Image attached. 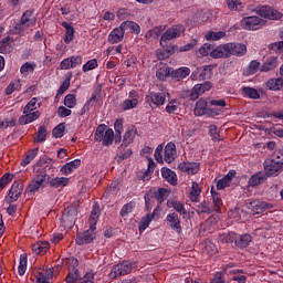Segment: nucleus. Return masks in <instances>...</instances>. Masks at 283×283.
<instances>
[{
	"label": "nucleus",
	"mask_w": 283,
	"mask_h": 283,
	"mask_svg": "<svg viewBox=\"0 0 283 283\" xmlns=\"http://www.w3.org/2000/svg\"><path fill=\"white\" fill-rule=\"evenodd\" d=\"M61 25L62 28L65 29L64 43H66V45H70V43L74 41V33H75L74 27L69 22H62Z\"/></svg>",
	"instance_id": "30"
},
{
	"label": "nucleus",
	"mask_w": 283,
	"mask_h": 283,
	"mask_svg": "<svg viewBox=\"0 0 283 283\" xmlns=\"http://www.w3.org/2000/svg\"><path fill=\"white\" fill-rule=\"evenodd\" d=\"M207 99H198L193 109L195 116H211L213 109L208 108Z\"/></svg>",
	"instance_id": "16"
},
{
	"label": "nucleus",
	"mask_w": 283,
	"mask_h": 283,
	"mask_svg": "<svg viewBox=\"0 0 283 283\" xmlns=\"http://www.w3.org/2000/svg\"><path fill=\"white\" fill-rule=\"evenodd\" d=\"M268 178L269 177L264 172L259 171L249 178L248 185L249 187H252V188L260 187V185H264V182H266Z\"/></svg>",
	"instance_id": "21"
},
{
	"label": "nucleus",
	"mask_w": 283,
	"mask_h": 283,
	"mask_svg": "<svg viewBox=\"0 0 283 283\" xmlns=\"http://www.w3.org/2000/svg\"><path fill=\"white\" fill-rule=\"evenodd\" d=\"M41 107V103H39V97H33L30 102L24 106L23 114H28L29 112H36Z\"/></svg>",
	"instance_id": "42"
},
{
	"label": "nucleus",
	"mask_w": 283,
	"mask_h": 283,
	"mask_svg": "<svg viewBox=\"0 0 283 283\" xmlns=\"http://www.w3.org/2000/svg\"><path fill=\"white\" fill-rule=\"evenodd\" d=\"M134 201H130L126 205L123 206L119 214L122 216V218H126V216H129V213H132V211H134Z\"/></svg>",
	"instance_id": "63"
},
{
	"label": "nucleus",
	"mask_w": 283,
	"mask_h": 283,
	"mask_svg": "<svg viewBox=\"0 0 283 283\" xmlns=\"http://www.w3.org/2000/svg\"><path fill=\"white\" fill-rule=\"evenodd\" d=\"M124 33L129 31L132 34H140V25L134 21H124L120 23Z\"/></svg>",
	"instance_id": "27"
},
{
	"label": "nucleus",
	"mask_w": 283,
	"mask_h": 283,
	"mask_svg": "<svg viewBox=\"0 0 283 283\" xmlns=\"http://www.w3.org/2000/svg\"><path fill=\"white\" fill-rule=\"evenodd\" d=\"M23 193V181H14L9 190V198L11 202H17Z\"/></svg>",
	"instance_id": "19"
},
{
	"label": "nucleus",
	"mask_w": 283,
	"mask_h": 283,
	"mask_svg": "<svg viewBox=\"0 0 283 283\" xmlns=\"http://www.w3.org/2000/svg\"><path fill=\"white\" fill-rule=\"evenodd\" d=\"M270 159L274 160V163H281L282 166H283V149H276L272 154Z\"/></svg>",
	"instance_id": "64"
},
{
	"label": "nucleus",
	"mask_w": 283,
	"mask_h": 283,
	"mask_svg": "<svg viewBox=\"0 0 283 283\" xmlns=\"http://www.w3.org/2000/svg\"><path fill=\"white\" fill-rule=\"evenodd\" d=\"M81 167V159H74L67 164H65L61 168V172L64 174L65 176H70L74 169H78Z\"/></svg>",
	"instance_id": "35"
},
{
	"label": "nucleus",
	"mask_w": 283,
	"mask_h": 283,
	"mask_svg": "<svg viewBox=\"0 0 283 283\" xmlns=\"http://www.w3.org/2000/svg\"><path fill=\"white\" fill-rule=\"evenodd\" d=\"M94 139L96 143H102L104 147H109L114 143V129L108 128L105 124H99L96 127Z\"/></svg>",
	"instance_id": "1"
},
{
	"label": "nucleus",
	"mask_w": 283,
	"mask_h": 283,
	"mask_svg": "<svg viewBox=\"0 0 283 283\" xmlns=\"http://www.w3.org/2000/svg\"><path fill=\"white\" fill-rule=\"evenodd\" d=\"M177 154L178 151L176 150V144L172 142H169L165 146V150H164L165 163H167L168 165H171V163L176 160Z\"/></svg>",
	"instance_id": "18"
},
{
	"label": "nucleus",
	"mask_w": 283,
	"mask_h": 283,
	"mask_svg": "<svg viewBox=\"0 0 283 283\" xmlns=\"http://www.w3.org/2000/svg\"><path fill=\"white\" fill-rule=\"evenodd\" d=\"M67 182H70V179L65 177H54L50 180L49 185L53 187V189H61L67 187Z\"/></svg>",
	"instance_id": "37"
},
{
	"label": "nucleus",
	"mask_w": 283,
	"mask_h": 283,
	"mask_svg": "<svg viewBox=\"0 0 283 283\" xmlns=\"http://www.w3.org/2000/svg\"><path fill=\"white\" fill-rule=\"evenodd\" d=\"M219 240L222 244H233L235 242V232L221 234Z\"/></svg>",
	"instance_id": "54"
},
{
	"label": "nucleus",
	"mask_w": 283,
	"mask_h": 283,
	"mask_svg": "<svg viewBox=\"0 0 283 283\" xmlns=\"http://www.w3.org/2000/svg\"><path fill=\"white\" fill-rule=\"evenodd\" d=\"M248 209H251L253 214H260L264 213V211H269V209H273V203L266 201H251L248 205Z\"/></svg>",
	"instance_id": "13"
},
{
	"label": "nucleus",
	"mask_w": 283,
	"mask_h": 283,
	"mask_svg": "<svg viewBox=\"0 0 283 283\" xmlns=\"http://www.w3.org/2000/svg\"><path fill=\"white\" fill-rule=\"evenodd\" d=\"M31 249H32L33 253H36V255H39V254L43 255L44 253H48V251H50V242L38 241L32 244Z\"/></svg>",
	"instance_id": "28"
},
{
	"label": "nucleus",
	"mask_w": 283,
	"mask_h": 283,
	"mask_svg": "<svg viewBox=\"0 0 283 283\" xmlns=\"http://www.w3.org/2000/svg\"><path fill=\"white\" fill-rule=\"evenodd\" d=\"M64 105L65 107H69V109H74V107H76V95L67 94L64 97Z\"/></svg>",
	"instance_id": "58"
},
{
	"label": "nucleus",
	"mask_w": 283,
	"mask_h": 283,
	"mask_svg": "<svg viewBox=\"0 0 283 283\" xmlns=\"http://www.w3.org/2000/svg\"><path fill=\"white\" fill-rule=\"evenodd\" d=\"M179 171L188 174V176H196L200 171V164L193 161H182L178 165Z\"/></svg>",
	"instance_id": "15"
},
{
	"label": "nucleus",
	"mask_w": 283,
	"mask_h": 283,
	"mask_svg": "<svg viewBox=\"0 0 283 283\" xmlns=\"http://www.w3.org/2000/svg\"><path fill=\"white\" fill-rule=\"evenodd\" d=\"M233 269V264L229 263L223 269L222 272L226 273V275H232L230 277L229 283H247V275L242 274L244 273V270H231Z\"/></svg>",
	"instance_id": "8"
},
{
	"label": "nucleus",
	"mask_w": 283,
	"mask_h": 283,
	"mask_svg": "<svg viewBox=\"0 0 283 283\" xmlns=\"http://www.w3.org/2000/svg\"><path fill=\"white\" fill-rule=\"evenodd\" d=\"M211 196H212L214 211L217 213H220V211H222V197H220V193L213 191V189L211 190Z\"/></svg>",
	"instance_id": "44"
},
{
	"label": "nucleus",
	"mask_w": 283,
	"mask_h": 283,
	"mask_svg": "<svg viewBox=\"0 0 283 283\" xmlns=\"http://www.w3.org/2000/svg\"><path fill=\"white\" fill-rule=\"evenodd\" d=\"M12 38L10 35L6 36L0 41V54H10L12 52V44H10Z\"/></svg>",
	"instance_id": "40"
},
{
	"label": "nucleus",
	"mask_w": 283,
	"mask_h": 283,
	"mask_svg": "<svg viewBox=\"0 0 283 283\" xmlns=\"http://www.w3.org/2000/svg\"><path fill=\"white\" fill-rule=\"evenodd\" d=\"M263 167L268 178H276L283 171L282 163H277L271 158L264 160Z\"/></svg>",
	"instance_id": "6"
},
{
	"label": "nucleus",
	"mask_w": 283,
	"mask_h": 283,
	"mask_svg": "<svg viewBox=\"0 0 283 283\" xmlns=\"http://www.w3.org/2000/svg\"><path fill=\"white\" fill-rule=\"evenodd\" d=\"M227 6L229 10H234L235 12H240V10H242L241 0H227Z\"/></svg>",
	"instance_id": "62"
},
{
	"label": "nucleus",
	"mask_w": 283,
	"mask_h": 283,
	"mask_svg": "<svg viewBox=\"0 0 283 283\" xmlns=\"http://www.w3.org/2000/svg\"><path fill=\"white\" fill-rule=\"evenodd\" d=\"M161 176L166 182L169 185H172V187H176L178 185V175H176V171L169 169V168H161Z\"/></svg>",
	"instance_id": "25"
},
{
	"label": "nucleus",
	"mask_w": 283,
	"mask_h": 283,
	"mask_svg": "<svg viewBox=\"0 0 283 283\" xmlns=\"http://www.w3.org/2000/svg\"><path fill=\"white\" fill-rule=\"evenodd\" d=\"M24 115L19 117V125H30V123H34V120L39 119L41 116V112L34 111L29 113H23Z\"/></svg>",
	"instance_id": "22"
},
{
	"label": "nucleus",
	"mask_w": 283,
	"mask_h": 283,
	"mask_svg": "<svg viewBox=\"0 0 283 283\" xmlns=\"http://www.w3.org/2000/svg\"><path fill=\"white\" fill-rule=\"evenodd\" d=\"M48 179V171L45 168L38 169L34 178L29 182L27 191L29 193H38L41 189H45V180Z\"/></svg>",
	"instance_id": "2"
},
{
	"label": "nucleus",
	"mask_w": 283,
	"mask_h": 283,
	"mask_svg": "<svg viewBox=\"0 0 283 283\" xmlns=\"http://www.w3.org/2000/svg\"><path fill=\"white\" fill-rule=\"evenodd\" d=\"M25 271H28V254H21L18 266V273L19 275L23 276L25 275Z\"/></svg>",
	"instance_id": "46"
},
{
	"label": "nucleus",
	"mask_w": 283,
	"mask_h": 283,
	"mask_svg": "<svg viewBox=\"0 0 283 283\" xmlns=\"http://www.w3.org/2000/svg\"><path fill=\"white\" fill-rule=\"evenodd\" d=\"M196 213H198V216L202 213H213V208L207 205V201L203 200L197 206Z\"/></svg>",
	"instance_id": "53"
},
{
	"label": "nucleus",
	"mask_w": 283,
	"mask_h": 283,
	"mask_svg": "<svg viewBox=\"0 0 283 283\" xmlns=\"http://www.w3.org/2000/svg\"><path fill=\"white\" fill-rule=\"evenodd\" d=\"M72 72H67L65 75V80L62 82L60 88L57 90V96H63L67 90H70V83L72 82Z\"/></svg>",
	"instance_id": "39"
},
{
	"label": "nucleus",
	"mask_w": 283,
	"mask_h": 283,
	"mask_svg": "<svg viewBox=\"0 0 283 283\" xmlns=\"http://www.w3.org/2000/svg\"><path fill=\"white\" fill-rule=\"evenodd\" d=\"M96 67H98V60L92 59V60H88V61L82 66V71H83V72H92V70H96Z\"/></svg>",
	"instance_id": "60"
},
{
	"label": "nucleus",
	"mask_w": 283,
	"mask_h": 283,
	"mask_svg": "<svg viewBox=\"0 0 283 283\" xmlns=\"http://www.w3.org/2000/svg\"><path fill=\"white\" fill-rule=\"evenodd\" d=\"M265 87L271 92H280L283 87V80L281 77L271 78L265 83Z\"/></svg>",
	"instance_id": "33"
},
{
	"label": "nucleus",
	"mask_w": 283,
	"mask_h": 283,
	"mask_svg": "<svg viewBox=\"0 0 283 283\" xmlns=\"http://www.w3.org/2000/svg\"><path fill=\"white\" fill-rule=\"evenodd\" d=\"M259 14L263 19H269L270 21H280V19H282V13L270 7H261Z\"/></svg>",
	"instance_id": "14"
},
{
	"label": "nucleus",
	"mask_w": 283,
	"mask_h": 283,
	"mask_svg": "<svg viewBox=\"0 0 283 283\" xmlns=\"http://www.w3.org/2000/svg\"><path fill=\"white\" fill-rule=\"evenodd\" d=\"M251 234H242L239 239H235L234 244L238 249H247L251 244Z\"/></svg>",
	"instance_id": "41"
},
{
	"label": "nucleus",
	"mask_w": 283,
	"mask_h": 283,
	"mask_svg": "<svg viewBox=\"0 0 283 283\" xmlns=\"http://www.w3.org/2000/svg\"><path fill=\"white\" fill-rule=\"evenodd\" d=\"M277 65H280V60L277 59V56H269L263 62L261 66V72H273V70H275Z\"/></svg>",
	"instance_id": "24"
},
{
	"label": "nucleus",
	"mask_w": 283,
	"mask_h": 283,
	"mask_svg": "<svg viewBox=\"0 0 283 283\" xmlns=\"http://www.w3.org/2000/svg\"><path fill=\"white\" fill-rule=\"evenodd\" d=\"M48 138V128L45 126H40L38 128L36 136L34 137V143H45Z\"/></svg>",
	"instance_id": "47"
},
{
	"label": "nucleus",
	"mask_w": 283,
	"mask_h": 283,
	"mask_svg": "<svg viewBox=\"0 0 283 283\" xmlns=\"http://www.w3.org/2000/svg\"><path fill=\"white\" fill-rule=\"evenodd\" d=\"M205 94V90L202 88V84H197L193 86V88L190 92V98L191 101H196L200 96Z\"/></svg>",
	"instance_id": "55"
},
{
	"label": "nucleus",
	"mask_w": 283,
	"mask_h": 283,
	"mask_svg": "<svg viewBox=\"0 0 283 283\" xmlns=\"http://www.w3.org/2000/svg\"><path fill=\"white\" fill-rule=\"evenodd\" d=\"M156 76L158 81H166L167 78H169V76H171V69L169 66L159 67L156 71Z\"/></svg>",
	"instance_id": "43"
},
{
	"label": "nucleus",
	"mask_w": 283,
	"mask_h": 283,
	"mask_svg": "<svg viewBox=\"0 0 283 283\" xmlns=\"http://www.w3.org/2000/svg\"><path fill=\"white\" fill-rule=\"evenodd\" d=\"M155 213H148L146 217L142 218V221L139 223V231H145L149 224H151V221L155 218Z\"/></svg>",
	"instance_id": "49"
},
{
	"label": "nucleus",
	"mask_w": 283,
	"mask_h": 283,
	"mask_svg": "<svg viewBox=\"0 0 283 283\" xmlns=\"http://www.w3.org/2000/svg\"><path fill=\"white\" fill-rule=\"evenodd\" d=\"M200 193H202V189H200V184L193 181L191 185V191L189 192L190 202H198V198H200Z\"/></svg>",
	"instance_id": "36"
},
{
	"label": "nucleus",
	"mask_w": 283,
	"mask_h": 283,
	"mask_svg": "<svg viewBox=\"0 0 283 283\" xmlns=\"http://www.w3.org/2000/svg\"><path fill=\"white\" fill-rule=\"evenodd\" d=\"M135 107H138V98L133 97L132 99H125L122 104V109H124V112L134 109Z\"/></svg>",
	"instance_id": "56"
},
{
	"label": "nucleus",
	"mask_w": 283,
	"mask_h": 283,
	"mask_svg": "<svg viewBox=\"0 0 283 283\" xmlns=\"http://www.w3.org/2000/svg\"><path fill=\"white\" fill-rule=\"evenodd\" d=\"M226 50L229 56H244L247 54V45L242 43L230 42L226 43Z\"/></svg>",
	"instance_id": "11"
},
{
	"label": "nucleus",
	"mask_w": 283,
	"mask_h": 283,
	"mask_svg": "<svg viewBox=\"0 0 283 283\" xmlns=\"http://www.w3.org/2000/svg\"><path fill=\"white\" fill-rule=\"evenodd\" d=\"M94 240H96V226L90 224L86 231L76 237L75 242L78 247H84V244H92Z\"/></svg>",
	"instance_id": "7"
},
{
	"label": "nucleus",
	"mask_w": 283,
	"mask_h": 283,
	"mask_svg": "<svg viewBox=\"0 0 283 283\" xmlns=\"http://www.w3.org/2000/svg\"><path fill=\"white\" fill-rule=\"evenodd\" d=\"M132 154H134L132 148H127V146L123 147V144H120V147L118 148L119 160H127V158H132Z\"/></svg>",
	"instance_id": "45"
},
{
	"label": "nucleus",
	"mask_w": 283,
	"mask_h": 283,
	"mask_svg": "<svg viewBox=\"0 0 283 283\" xmlns=\"http://www.w3.org/2000/svg\"><path fill=\"white\" fill-rule=\"evenodd\" d=\"M165 32V27H155L146 33V39H158Z\"/></svg>",
	"instance_id": "51"
},
{
	"label": "nucleus",
	"mask_w": 283,
	"mask_h": 283,
	"mask_svg": "<svg viewBox=\"0 0 283 283\" xmlns=\"http://www.w3.org/2000/svg\"><path fill=\"white\" fill-rule=\"evenodd\" d=\"M36 25V15H34V9H29L22 13L20 23L14 27L18 34L25 32V29Z\"/></svg>",
	"instance_id": "4"
},
{
	"label": "nucleus",
	"mask_w": 283,
	"mask_h": 283,
	"mask_svg": "<svg viewBox=\"0 0 283 283\" xmlns=\"http://www.w3.org/2000/svg\"><path fill=\"white\" fill-rule=\"evenodd\" d=\"M189 74H191V70L187 66H184L177 70L171 69L170 76H172V78H176V81H182V78H187Z\"/></svg>",
	"instance_id": "29"
},
{
	"label": "nucleus",
	"mask_w": 283,
	"mask_h": 283,
	"mask_svg": "<svg viewBox=\"0 0 283 283\" xmlns=\"http://www.w3.org/2000/svg\"><path fill=\"white\" fill-rule=\"evenodd\" d=\"M64 135H65V124L63 123L55 126L52 130L53 138H63Z\"/></svg>",
	"instance_id": "57"
},
{
	"label": "nucleus",
	"mask_w": 283,
	"mask_h": 283,
	"mask_svg": "<svg viewBox=\"0 0 283 283\" xmlns=\"http://www.w3.org/2000/svg\"><path fill=\"white\" fill-rule=\"evenodd\" d=\"M69 264L73 268L71 272L67 273L65 282L66 283H75L78 282V279L81 277V273L78 272V259L71 258L69 259Z\"/></svg>",
	"instance_id": "12"
},
{
	"label": "nucleus",
	"mask_w": 283,
	"mask_h": 283,
	"mask_svg": "<svg viewBox=\"0 0 283 283\" xmlns=\"http://www.w3.org/2000/svg\"><path fill=\"white\" fill-rule=\"evenodd\" d=\"M168 196H171V190L167 188H158V190L154 192V198L157 200L158 206H160L161 202H165Z\"/></svg>",
	"instance_id": "34"
},
{
	"label": "nucleus",
	"mask_w": 283,
	"mask_h": 283,
	"mask_svg": "<svg viewBox=\"0 0 283 283\" xmlns=\"http://www.w3.org/2000/svg\"><path fill=\"white\" fill-rule=\"evenodd\" d=\"M235 170H230L223 178H221L217 182V189L221 191L222 189H227V187H230L233 178H235Z\"/></svg>",
	"instance_id": "23"
},
{
	"label": "nucleus",
	"mask_w": 283,
	"mask_h": 283,
	"mask_svg": "<svg viewBox=\"0 0 283 283\" xmlns=\"http://www.w3.org/2000/svg\"><path fill=\"white\" fill-rule=\"evenodd\" d=\"M224 36H227V33L224 31H210L208 34H206L205 38L206 41H220V39H224Z\"/></svg>",
	"instance_id": "52"
},
{
	"label": "nucleus",
	"mask_w": 283,
	"mask_h": 283,
	"mask_svg": "<svg viewBox=\"0 0 283 283\" xmlns=\"http://www.w3.org/2000/svg\"><path fill=\"white\" fill-rule=\"evenodd\" d=\"M264 25V20L259 17L252 15L241 20V28L243 30H260Z\"/></svg>",
	"instance_id": "10"
},
{
	"label": "nucleus",
	"mask_w": 283,
	"mask_h": 283,
	"mask_svg": "<svg viewBox=\"0 0 283 283\" xmlns=\"http://www.w3.org/2000/svg\"><path fill=\"white\" fill-rule=\"evenodd\" d=\"M166 221L168 222L170 229L176 233H182V226L180 224V217L177 212L168 213L166 216Z\"/></svg>",
	"instance_id": "17"
},
{
	"label": "nucleus",
	"mask_w": 283,
	"mask_h": 283,
	"mask_svg": "<svg viewBox=\"0 0 283 283\" xmlns=\"http://www.w3.org/2000/svg\"><path fill=\"white\" fill-rule=\"evenodd\" d=\"M167 207L175 209L177 213H181V216H187V209L185 208V203L178 200H167Z\"/></svg>",
	"instance_id": "32"
},
{
	"label": "nucleus",
	"mask_w": 283,
	"mask_h": 283,
	"mask_svg": "<svg viewBox=\"0 0 283 283\" xmlns=\"http://www.w3.org/2000/svg\"><path fill=\"white\" fill-rule=\"evenodd\" d=\"M211 59H229V53L227 52V44L217 46L210 52Z\"/></svg>",
	"instance_id": "31"
},
{
	"label": "nucleus",
	"mask_w": 283,
	"mask_h": 283,
	"mask_svg": "<svg viewBox=\"0 0 283 283\" xmlns=\"http://www.w3.org/2000/svg\"><path fill=\"white\" fill-rule=\"evenodd\" d=\"M36 69V64H32L30 62L24 63L21 67H20V72L21 74H23L24 76H28V74H32V72H34V70Z\"/></svg>",
	"instance_id": "61"
},
{
	"label": "nucleus",
	"mask_w": 283,
	"mask_h": 283,
	"mask_svg": "<svg viewBox=\"0 0 283 283\" xmlns=\"http://www.w3.org/2000/svg\"><path fill=\"white\" fill-rule=\"evenodd\" d=\"M21 88V82L19 80L12 81L6 88V95L10 96L13 92Z\"/></svg>",
	"instance_id": "59"
},
{
	"label": "nucleus",
	"mask_w": 283,
	"mask_h": 283,
	"mask_svg": "<svg viewBox=\"0 0 283 283\" xmlns=\"http://www.w3.org/2000/svg\"><path fill=\"white\" fill-rule=\"evenodd\" d=\"M136 126H132L125 132L122 140V147H129V145L134 143V139L136 138Z\"/></svg>",
	"instance_id": "26"
},
{
	"label": "nucleus",
	"mask_w": 283,
	"mask_h": 283,
	"mask_svg": "<svg viewBox=\"0 0 283 283\" xmlns=\"http://www.w3.org/2000/svg\"><path fill=\"white\" fill-rule=\"evenodd\" d=\"M98 218H101V208L94 206L91 212V217L88 218V224H93L96 227L98 223Z\"/></svg>",
	"instance_id": "50"
},
{
	"label": "nucleus",
	"mask_w": 283,
	"mask_h": 283,
	"mask_svg": "<svg viewBox=\"0 0 283 283\" xmlns=\"http://www.w3.org/2000/svg\"><path fill=\"white\" fill-rule=\"evenodd\" d=\"M167 96H169V93H165V92H150L145 101L146 103H148L149 107H151V109H156L158 107H161V105H165V103H167Z\"/></svg>",
	"instance_id": "5"
},
{
	"label": "nucleus",
	"mask_w": 283,
	"mask_h": 283,
	"mask_svg": "<svg viewBox=\"0 0 283 283\" xmlns=\"http://www.w3.org/2000/svg\"><path fill=\"white\" fill-rule=\"evenodd\" d=\"M107 39H108V43L113 45L116 43H120V41L125 39V31L119 25L111 31Z\"/></svg>",
	"instance_id": "20"
},
{
	"label": "nucleus",
	"mask_w": 283,
	"mask_h": 283,
	"mask_svg": "<svg viewBox=\"0 0 283 283\" xmlns=\"http://www.w3.org/2000/svg\"><path fill=\"white\" fill-rule=\"evenodd\" d=\"M242 93L244 96H248V98H252L253 101H258V98H260V93L253 87L244 86L242 88Z\"/></svg>",
	"instance_id": "48"
},
{
	"label": "nucleus",
	"mask_w": 283,
	"mask_h": 283,
	"mask_svg": "<svg viewBox=\"0 0 283 283\" xmlns=\"http://www.w3.org/2000/svg\"><path fill=\"white\" fill-rule=\"evenodd\" d=\"M138 266L137 262L123 261L116 265H114L109 272L111 280H116V277H120L123 275H129L134 269Z\"/></svg>",
	"instance_id": "3"
},
{
	"label": "nucleus",
	"mask_w": 283,
	"mask_h": 283,
	"mask_svg": "<svg viewBox=\"0 0 283 283\" xmlns=\"http://www.w3.org/2000/svg\"><path fill=\"white\" fill-rule=\"evenodd\" d=\"M39 156V148L29 150L21 160L22 167H28L32 160Z\"/></svg>",
	"instance_id": "38"
},
{
	"label": "nucleus",
	"mask_w": 283,
	"mask_h": 283,
	"mask_svg": "<svg viewBox=\"0 0 283 283\" xmlns=\"http://www.w3.org/2000/svg\"><path fill=\"white\" fill-rule=\"evenodd\" d=\"M185 32V27L182 24H177L171 28H168L164 34H161L160 38V45L167 41H171L174 39H178L180 34Z\"/></svg>",
	"instance_id": "9"
}]
</instances>
